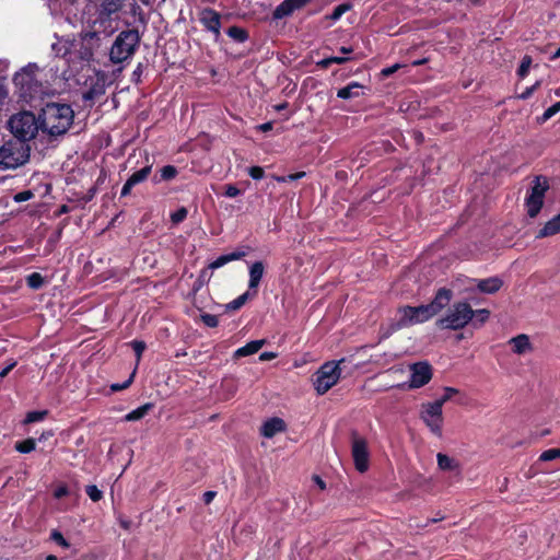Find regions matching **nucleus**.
I'll return each mask as SVG.
<instances>
[{"label":"nucleus","mask_w":560,"mask_h":560,"mask_svg":"<svg viewBox=\"0 0 560 560\" xmlns=\"http://www.w3.org/2000/svg\"><path fill=\"white\" fill-rule=\"evenodd\" d=\"M304 176H305V172H299V173L287 175L288 182L296 180V179H300V178H302Z\"/></svg>","instance_id":"obj_60"},{"label":"nucleus","mask_w":560,"mask_h":560,"mask_svg":"<svg viewBox=\"0 0 560 560\" xmlns=\"http://www.w3.org/2000/svg\"><path fill=\"white\" fill-rule=\"evenodd\" d=\"M132 187L135 186L130 183L129 179H127L120 191L121 197L128 196L131 192Z\"/></svg>","instance_id":"obj_55"},{"label":"nucleus","mask_w":560,"mask_h":560,"mask_svg":"<svg viewBox=\"0 0 560 560\" xmlns=\"http://www.w3.org/2000/svg\"><path fill=\"white\" fill-rule=\"evenodd\" d=\"M8 126L15 139L26 143L28 140L33 139L40 129L39 117L36 118L31 112H20L13 115L9 119Z\"/></svg>","instance_id":"obj_3"},{"label":"nucleus","mask_w":560,"mask_h":560,"mask_svg":"<svg viewBox=\"0 0 560 560\" xmlns=\"http://www.w3.org/2000/svg\"><path fill=\"white\" fill-rule=\"evenodd\" d=\"M74 112L68 104L48 103L39 114L40 129L50 137L66 133L71 127Z\"/></svg>","instance_id":"obj_1"},{"label":"nucleus","mask_w":560,"mask_h":560,"mask_svg":"<svg viewBox=\"0 0 560 560\" xmlns=\"http://www.w3.org/2000/svg\"><path fill=\"white\" fill-rule=\"evenodd\" d=\"M248 174L253 179H261L265 175V171L260 166H252L248 168Z\"/></svg>","instance_id":"obj_49"},{"label":"nucleus","mask_w":560,"mask_h":560,"mask_svg":"<svg viewBox=\"0 0 560 560\" xmlns=\"http://www.w3.org/2000/svg\"><path fill=\"white\" fill-rule=\"evenodd\" d=\"M549 187V180L546 176L538 175L534 177L525 198V208L530 218H535L540 212Z\"/></svg>","instance_id":"obj_6"},{"label":"nucleus","mask_w":560,"mask_h":560,"mask_svg":"<svg viewBox=\"0 0 560 560\" xmlns=\"http://www.w3.org/2000/svg\"><path fill=\"white\" fill-rule=\"evenodd\" d=\"M265 267L261 261L254 262L249 268V290H256L264 276Z\"/></svg>","instance_id":"obj_20"},{"label":"nucleus","mask_w":560,"mask_h":560,"mask_svg":"<svg viewBox=\"0 0 560 560\" xmlns=\"http://www.w3.org/2000/svg\"><path fill=\"white\" fill-rule=\"evenodd\" d=\"M8 96V92L4 86L0 85V104L4 102Z\"/></svg>","instance_id":"obj_64"},{"label":"nucleus","mask_w":560,"mask_h":560,"mask_svg":"<svg viewBox=\"0 0 560 560\" xmlns=\"http://www.w3.org/2000/svg\"><path fill=\"white\" fill-rule=\"evenodd\" d=\"M117 21L118 16L103 14L102 10L98 9L97 16L91 24V31L85 32L88 40L96 39L101 42V36H110L117 30Z\"/></svg>","instance_id":"obj_11"},{"label":"nucleus","mask_w":560,"mask_h":560,"mask_svg":"<svg viewBox=\"0 0 560 560\" xmlns=\"http://www.w3.org/2000/svg\"><path fill=\"white\" fill-rule=\"evenodd\" d=\"M30 145L19 139H12L0 148V165L3 168H16L30 159Z\"/></svg>","instance_id":"obj_4"},{"label":"nucleus","mask_w":560,"mask_h":560,"mask_svg":"<svg viewBox=\"0 0 560 560\" xmlns=\"http://www.w3.org/2000/svg\"><path fill=\"white\" fill-rule=\"evenodd\" d=\"M402 66L400 63H395L390 67L384 68L381 73L383 77H389L393 73H395L398 69H400Z\"/></svg>","instance_id":"obj_51"},{"label":"nucleus","mask_w":560,"mask_h":560,"mask_svg":"<svg viewBox=\"0 0 560 560\" xmlns=\"http://www.w3.org/2000/svg\"><path fill=\"white\" fill-rule=\"evenodd\" d=\"M135 373L136 372L133 371L132 374L129 376V378L121 384H119V383L112 384L110 385L112 392H119V390H122V389H126L127 387H129L133 381Z\"/></svg>","instance_id":"obj_46"},{"label":"nucleus","mask_w":560,"mask_h":560,"mask_svg":"<svg viewBox=\"0 0 560 560\" xmlns=\"http://www.w3.org/2000/svg\"><path fill=\"white\" fill-rule=\"evenodd\" d=\"M557 458H560V448L546 450L539 456V460L541 462H550Z\"/></svg>","instance_id":"obj_38"},{"label":"nucleus","mask_w":560,"mask_h":560,"mask_svg":"<svg viewBox=\"0 0 560 560\" xmlns=\"http://www.w3.org/2000/svg\"><path fill=\"white\" fill-rule=\"evenodd\" d=\"M199 22L203 25V27L211 32L214 36V39L218 40L221 36V15L217 11L210 8H205L200 10L198 14Z\"/></svg>","instance_id":"obj_14"},{"label":"nucleus","mask_w":560,"mask_h":560,"mask_svg":"<svg viewBox=\"0 0 560 560\" xmlns=\"http://www.w3.org/2000/svg\"><path fill=\"white\" fill-rule=\"evenodd\" d=\"M509 343L512 346V351L517 355H524L534 351V346L526 334H520L511 338Z\"/></svg>","instance_id":"obj_16"},{"label":"nucleus","mask_w":560,"mask_h":560,"mask_svg":"<svg viewBox=\"0 0 560 560\" xmlns=\"http://www.w3.org/2000/svg\"><path fill=\"white\" fill-rule=\"evenodd\" d=\"M292 0H284L282 3H280L275 12H273V16L276 19H282L284 16H288L290 15L293 11H295L293 9V5L291 3Z\"/></svg>","instance_id":"obj_29"},{"label":"nucleus","mask_w":560,"mask_h":560,"mask_svg":"<svg viewBox=\"0 0 560 560\" xmlns=\"http://www.w3.org/2000/svg\"><path fill=\"white\" fill-rule=\"evenodd\" d=\"M177 175V170L173 165H165L161 168V179L171 180Z\"/></svg>","instance_id":"obj_41"},{"label":"nucleus","mask_w":560,"mask_h":560,"mask_svg":"<svg viewBox=\"0 0 560 560\" xmlns=\"http://www.w3.org/2000/svg\"><path fill=\"white\" fill-rule=\"evenodd\" d=\"M398 315L399 317L396 323L398 329L421 324L432 318L427 304L420 306H402L398 308Z\"/></svg>","instance_id":"obj_9"},{"label":"nucleus","mask_w":560,"mask_h":560,"mask_svg":"<svg viewBox=\"0 0 560 560\" xmlns=\"http://www.w3.org/2000/svg\"><path fill=\"white\" fill-rule=\"evenodd\" d=\"M153 408V405L148 402V404H144L140 407H138L137 409L128 412L126 416H125V421H137V420H140L142 419L143 417H145L148 415V412Z\"/></svg>","instance_id":"obj_28"},{"label":"nucleus","mask_w":560,"mask_h":560,"mask_svg":"<svg viewBox=\"0 0 560 560\" xmlns=\"http://www.w3.org/2000/svg\"><path fill=\"white\" fill-rule=\"evenodd\" d=\"M228 35L237 43H244L248 38L247 32L238 26H232L228 30Z\"/></svg>","instance_id":"obj_32"},{"label":"nucleus","mask_w":560,"mask_h":560,"mask_svg":"<svg viewBox=\"0 0 560 560\" xmlns=\"http://www.w3.org/2000/svg\"><path fill=\"white\" fill-rule=\"evenodd\" d=\"M129 0H102L100 9L103 14H113L118 16V13L122 10Z\"/></svg>","instance_id":"obj_21"},{"label":"nucleus","mask_w":560,"mask_h":560,"mask_svg":"<svg viewBox=\"0 0 560 560\" xmlns=\"http://www.w3.org/2000/svg\"><path fill=\"white\" fill-rule=\"evenodd\" d=\"M255 294H256V291L253 294L249 291H246L245 293L241 294L235 300H233L232 302L226 304V310L236 311V310L241 308L246 303V301L249 298L254 296Z\"/></svg>","instance_id":"obj_31"},{"label":"nucleus","mask_w":560,"mask_h":560,"mask_svg":"<svg viewBox=\"0 0 560 560\" xmlns=\"http://www.w3.org/2000/svg\"><path fill=\"white\" fill-rule=\"evenodd\" d=\"M100 47V42L96 39L88 40V34H83L80 43V48L77 50L79 58L83 61H90L93 58V51Z\"/></svg>","instance_id":"obj_17"},{"label":"nucleus","mask_w":560,"mask_h":560,"mask_svg":"<svg viewBox=\"0 0 560 560\" xmlns=\"http://www.w3.org/2000/svg\"><path fill=\"white\" fill-rule=\"evenodd\" d=\"M241 194V190L234 185H228L225 187V196L230 198H234Z\"/></svg>","instance_id":"obj_52"},{"label":"nucleus","mask_w":560,"mask_h":560,"mask_svg":"<svg viewBox=\"0 0 560 560\" xmlns=\"http://www.w3.org/2000/svg\"><path fill=\"white\" fill-rule=\"evenodd\" d=\"M351 453L355 469L360 472L366 471L370 462V453L366 440L354 433L352 435Z\"/></svg>","instance_id":"obj_12"},{"label":"nucleus","mask_w":560,"mask_h":560,"mask_svg":"<svg viewBox=\"0 0 560 560\" xmlns=\"http://www.w3.org/2000/svg\"><path fill=\"white\" fill-rule=\"evenodd\" d=\"M244 255H245L244 252H234L231 254L221 255L209 265V268H211V269L221 268L230 261L241 259Z\"/></svg>","instance_id":"obj_25"},{"label":"nucleus","mask_w":560,"mask_h":560,"mask_svg":"<svg viewBox=\"0 0 560 560\" xmlns=\"http://www.w3.org/2000/svg\"><path fill=\"white\" fill-rule=\"evenodd\" d=\"M142 75V63H139L132 72V81L136 83L140 82Z\"/></svg>","instance_id":"obj_53"},{"label":"nucleus","mask_w":560,"mask_h":560,"mask_svg":"<svg viewBox=\"0 0 560 560\" xmlns=\"http://www.w3.org/2000/svg\"><path fill=\"white\" fill-rule=\"evenodd\" d=\"M490 316V312L486 308L475 311L474 317L476 318L475 324L482 325L485 324Z\"/></svg>","instance_id":"obj_45"},{"label":"nucleus","mask_w":560,"mask_h":560,"mask_svg":"<svg viewBox=\"0 0 560 560\" xmlns=\"http://www.w3.org/2000/svg\"><path fill=\"white\" fill-rule=\"evenodd\" d=\"M285 430V423L280 418H271L264 422V424L260 428V433L267 438L271 439L277 433L283 432Z\"/></svg>","instance_id":"obj_18"},{"label":"nucleus","mask_w":560,"mask_h":560,"mask_svg":"<svg viewBox=\"0 0 560 560\" xmlns=\"http://www.w3.org/2000/svg\"><path fill=\"white\" fill-rule=\"evenodd\" d=\"M503 281L499 277H490L478 280L477 288L480 292L493 294L501 289Z\"/></svg>","instance_id":"obj_19"},{"label":"nucleus","mask_w":560,"mask_h":560,"mask_svg":"<svg viewBox=\"0 0 560 560\" xmlns=\"http://www.w3.org/2000/svg\"><path fill=\"white\" fill-rule=\"evenodd\" d=\"M452 298L453 292L450 289H439L432 302L427 304L432 317L440 313L451 302Z\"/></svg>","instance_id":"obj_15"},{"label":"nucleus","mask_w":560,"mask_h":560,"mask_svg":"<svg viewBox=\"0 0 560 560\" xmlns=\"http://www.w3.org/2000/svg\"><path fill=\"white\" fill-rule=\"evenodd\" d=\"M14 365H15V362H13V363L9 364L8 366H5L4 369H2L0 371V378L5 377L9 374V372L14 368Z\"/></svg>","instance_id":"obj_61"},{"label":"nucleus","mask_w":560,"mask_h":560,"mask_svg":"<svg viewBox=\"0 0 560 560\" xmlns=\"http://www.w3.org/2000/svg\"><path fill=\"white\" fill-rule=\"evenodd\" d=\"M560 233V213L550 219L542 229L539 230L537 237L542 238Z\"/></svg>","instance_id":"obj_23"},{"label":"nucleus","mask_w":560,"mask_h":560,"mask_svg":"<svg viewBox=\"0 0 560 560\" xmlns=\"http://www.w3.org/2000/svg\"><path fill=\"white\" fill-rule=\"evenodd\" d=\"M131 347L136 353V357H137V363L140 362V359H141V355L143 353V351L145 350V343L141 340H133L131 341Z\"/></svg>","instance_id":"obj_43"},{"label":"nucleus","mask_w":560,"mask_h":560,"mask_svg":"<svg viewBox=\"0 0 560 560\" xmlns=\"http://www.w3.org/2000/svg\"><path fill=\"white\" fill-rule=\"evenodd\" d=\"M308 1L310 0H292L291 3L293 5V9L296 10L305 5Z\"/></svg>","instance_id":"obj_62"},{"label":"nucleus","mask_w":560,"mask_h":560,"mask_svg":"<svg viewBox=\"0 0 560 560\" xmlns=\"http://www.w3.org/2000/svg\"><path fill=\"white\" fill-rule=\"evenodd\" d=\"M408 382L397 385L401 389H418L425 386L433 376V369L428 361H419L409 365Z\"/></svg>","instance_id":"obj_8"},{"label":"nucleus","mask_w":560,"mask_h":560,"mask_svg":"<svg viewBox=\"0 0 560 560\" xmlns=\"http://www.w3.org/2000/svg\"><path fill=\"white\" fill-rule=\"evenodd\" d=\"M35 447H36V442L34 439H31V438L15 443V450L23 454L34 451Z\"/></svg>","instance_id":"obj_33"},{"label":"nucleus","mask_w":560,"mask_h":560,"mask_svg":"<svg viewBox=\"0 0 560 560\" xmlns=\"http://www.w3.org/2000/svg\"><path fill=\"white\" fill-rule=\"evenodd\" d=\"M475 311L466 302H457L448 310L446 315L438 320L443 329L458 330L472 320Z\"/></svg>","instance_id":"obj_5"},{"label":"nucleus","mask_w":560,"mask_h":560,"mask_svg":"<svg viewBox=\"0 0 560 560\" xmlns=\"http://www.w3.org/2000/svg\"><path fill=\"white\" fill-rule=\"evenodd\" d=\"M85 492L93 502H98L103 498V492L95 485L86 486Z\"/></svg>","instance_id":"obj_40"},{"label":"nucleus","mask_w":560,"mask_h":560,"mask_svg":"<svg viewBox=\"0 0 560 560\" xmlns=\"http://www.w3.org/2000/svg\"><path fill=\"white\" fill-rule=\"evenodd\" d=\"M532 65V57L530 56H524L522 59V62L517 69V74L520 78H525L529 71Z\"/></svg>","instance_id":"obj_37"},{"label":"nucleus","mask_w":560,"mask_h":560,"mask_svg":"<svg viewBox=\"0 0 560 560\" xmlns=\"http://www.w3.org/2000/svg\"><path fill=\"white\" fill-rule=\"evenodd\" d=\"M458 390L454 387H444V394L436 399L434 402L439 404L441 408H443V405L452 399L454 395H456Z\"/></svg>","instance_id":"obj_36"},{"label":"nucleus","mask_w":560,"mask_h":560,"mask_svg":"<svg viewBox=\"0 0 560 560\" xmlns=\"http://www.w3.org/2000/svg\"><path fill=\"white\" fill-rule=\"evenodd\" d=\"M47 415H48L47 410L31 411L26 415L24 423L39 422V421L44 420Z\"/></svg>","instance_id":"obj_34"},{"label":"nucleus","mask_w":560,"mask_h":560,"mask_svg":"<svg viewBox=\"0 0 560 560\" xmlns=\"http://www.w3.org/2000/svg\"><path fill=\"white\" fill-rule=\"evenodd\" d=\"M27 284L33 289H38L43 284V278L39 273L34 272L27 277Z\"/></svg>","instance_id":"obj_44"},{"label":"nucleus","mask_w":560,"mask_h":560,"mask_svg":"<svg viewBox=\"0 0 560 560\" xmlns=\"http://www.w3.org/2000/svg\"><path fill=\"white\" fill-rule=\"evenodd\" d=\"M363 86L358 82H351L345 88H341L337 92V96L339 98L349 100V98H355L361 95V90Z\"/></svg>","instance_id":"obj_24"},{"label":"nucleus","mask_w":560,"mask_h":560,"mask_svg":"<svg viewBox=\"0 0 560 560\" xmlns=\"http://www.w3.org/2000/svg\"><path fill=\"white\" fill-rule=\"evenodd\" d=\"M436 459L441 470H456L459 468V464L454 458L443 453H438Z\"/></svg>","instance_id":"obj_27"},{"label":"nucleus","mask_w":560,"mask_h":560,"mask_svg":"<svg viewBox=\"0 0 560 560\" xmlns=\"http://www.w3.org/2000/svg\"><path fill=\"white\" fill-rule=\"evenodd\" d=\"M292 0H284L282 3H280L275 12H273V16L276 19H282L284 16H288L290 15L293 11H295L293 9V5L291 3Z\"/></svg>","instance_id":"obj_30"},{"label":"nucleus","mask_w":560,"mask_h":560,"mask_svg":"<svg viewBox=\"0 0 560 560\" xmlns=\"http://www.w3.org/2000/svg\"><path fill=\"white\" fill-rule=\"evenodd\" d=\"M32 192L31 191H22L18 195H15L14 199L15 201H25V200H28L31 197H32Z\"/></svg>","instance_id":"obj_57"},{"label":"nucleus","mask_w":560,"mask_h":560,"mask_svg":"<svg viewBox=\"0 0 560 560\" xmlns=\"http://www.w3.org/2000/svg\"><path fill=\"white\" fill-rule=\"evenodd\" d=\"M187 209L185 207H182L171 214V220L174 224H178L187 218Z\"/></svg>","instance_id":"obj_42"},{"label":"nucleus","mask_w":560,"mask_h":560,"mask_svg":"<svg viewBox=\"0 0 560 560\" xmlns=\"http://www.w3.org/2000/svg\"><path fill=\"white\" fill-rule=\"evenodd\" d=\"M559 112H560V101L557 102L556 104H553L552 106L548 107L545 110L542 118H544V120L550 119L552 116H555Z\"/></svg>","instance_id":"obj_48"},{"label":"nucleus","mask_w":560,"mask_h":560,"mask_svg":"<svg viewBox=\"0 0 560 560\" xmlns=\"http://www.w3.org/2000/svg\"><path fill=\"white\" fill-rule=\"evenodd\" d=\"M343 361L345 360L342 359L338 362H326L316 372L314 387L318 395L326 394L332 386L338 383L341 375L340 363Z\"/></svg>","instance_id":"obj_7"},{"label":"nucleus","mask_w":560,"mask_h":560,"mask_svg":"<svg viewBox=\"0 0 560 560\" xmlns=\"http://www.w3.org/2000/svg\"><path fill=\"white\" fill-rule=\"evenodd\" d=\"M540 85V81H537L535 84H533L532 86L527 88L521 95L520 97L522 100H526L533 93L534 91H536Z\"/></svg>","instance_id":"obj_50"},{"label":"nucleus","mask_w":560,"mask_h":560,"mask_svg":"<svg viewBox=\"0 0 560 560\" xmlns=\"http://www.w3.org/2000/svg\"><path fill=\"white\" fill-rule=\"evenodd\" d=\"M264 345H265L264 339L249 341L245 346L238 348L234 352V357L242 358V357H247V355L257 353L262 348Z\"/></svg>","instance_id":"obj_22"},{"label":"nucleus","mask_w":560,"mask_h":560,"mask_svg":"<svg viewBox=\"0 0 560 560\" xmlns=\"http://www.w3.org/2000/svg\"><path fill=\"white\" fill-rule=\"evenodd\" d=\"M351 9V5L348 3H342L337 5L331 14L328 16L331 21L336 22L338 21L347 11Z\"/></svg>","instance_id":"obj_35"},{"label":"nucleus","mask_w":560,"mask_h":560,"mask_svg":"<svg viewBox=\"0 0 560 560\" xmlns=\"http://www.w3.org/2000/svg\"><path fill=\"white\" fill-rule=\"evenodd\" d=\"M69 493L68 488L66 486L58 487L55 492L54 497L56 499H60Z\"/></svg>","instance_id":"obj_54"},{"label":"nucleus","mask_w":560,"mask_h":560,"mask_svg":"<svg viewBox=\"0 0 560 560\" xmlns=\"http://www.w3.org/2000/svg\"><path fill=\"white\" fill-rule=\"evenodd\" d=\"M330 65H331L330 57L329 58H325V59H323V60L317 62V66L323 68V69H327Z\"/></svg>","instance_id":"obj_63"},{"label":"nucleus","mask_w":560,"mask_h":560,"mask_svg":"<svg viewBox=\"0 0 560 560\" xmlns=\"http://www.w3.org/2000/svg\"><path fill=\"white\" fill-rule=\"evenodd\" d=\"M50 539L65 549H68L70 547L69 541L65 539L62 534L57 529L51 530Z\"/></svg>","instance_id":"obj_39"},{"label":"nucleus","mask_w":560,"mask_h":560,"mask_svg":"<svg viewBox=\"0 0 560 560\" xmlns=\"http://www.w3.org/2000/svg\"><path fill=\"white\" fill-rule=\"evenodd\" d=\"M277 357V354L275 352H262L260 355H259V360L260 361H268V360H272Z\"/></svg>","instance_id":"obj_58"},{"label":"nucleus","mask_w":560,"mask_h":560,"mask_svg":"<svg viewBox=\"0 0 560 560\" xmlns=\"http://www.w3.org/2000/svg\"><path fill=\"white\" fill-rule=\"evenodd\" d=\"M201 319L206 326L211 328L217 327L219 324L218 317L212 314H203L201 315Z\"/></svg>","instance_id":"obj_47"},{"label":"nucleus","mask_w":560,"mask_h":560,"mask_svg":"<svg viewBox=\"0 0 560 560\" xmlns=\"http://www.w3.org/2000/svg\"><path fill=\"white\" fill-rule=\"evenodd\" d=\"M14 84L20 88V93L23 98H33L38 92H40V88L35 80L33 72L24 69L21 72L14 75Z\"/></svg>","instance_id":"obj_13"},{"label":"nucleus","mask_w":560,"mask_h":560,"mask_svg":"<svg viewBox=\"0 0 560 560\" xmlns=\"http://www.w3.org/2000/svg\"><path fill=\"white\" fill-rule=\"evenodd\" d=\"M217 492L215 491H206L202 495L205 504H210L213 499L215 498Z\"/></svg>","instance_id":"obj_56"},{"label":"nucleus","mask_w":560,"mask_h":560,"mask_svg":"<svg viewBox=\"0 0 560 560\" xmlns=\"http://www.w3.org/2000/svg\"><path fill=\"white\" fill-rule=\"evenodd\" d=\"M147 162H149V158L147 156ZM152 171V163H147L141 170L135 172L128 179L130 183L136 186L140 183H143Z\"/></svg>","instance_id":"obj_26"},{"label":"nucleus","mask_w":560,"mask_h":560,"mask_svg":"<svg viewBox=\"0 0 560 560\" xmlns=\"http://www.w3.org/2000/svg\"><path fill=\"white\" fill-rule=\"evenodd\" d=\"M348 60H349L348 57H338V56L330 57L331 65L332 63L341 65V63L347 62Z\"/></svg>","instance_id":"obj_59"},{"label":"nucleus","mask_w":560,"mask_h":560,"mask_svg":"<svg viewBox=\"0 0 560 560\" xmlns=\"http://www.w3.org/2000/svg\"><path fill=\"white\" fill-rule=\"evenodd\" d=\"M420 419L432 434L441 438L443 434V408L435 402H425L421 406Z\"/></svg>","instance_id":"obj_10"},{"label":"nucleus","mask_w":560,"mask_h":560,"mask_svg":"<svg viewBox=\"0 0 560 560\" xmlns=\"http://www.w3.org/2000/svg\"><path fill=\"white\" fill-rule=\"evenodd\" d=\"M140 43V35L137 30H127L118 34L114 40L109 59L113 63H120L131 58Z\"/></svg>","instance_id":"obj_2"}]
</instances>
